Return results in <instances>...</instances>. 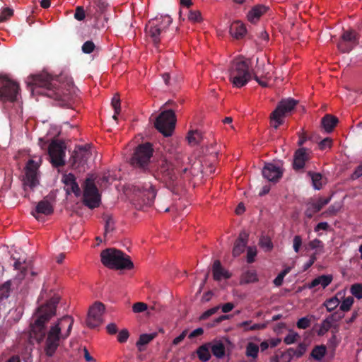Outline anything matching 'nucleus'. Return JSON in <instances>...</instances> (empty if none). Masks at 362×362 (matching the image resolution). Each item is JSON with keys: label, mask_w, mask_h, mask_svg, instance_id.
Masks as SVG:
<instances>
[{"label": "nucleus", "mask_w": 362, "mask_h": 362, "mask_svg": "<svg viewBox=\"0 0 362 362\" xmlns=\"http://www.w3.org/2000/svg\"><path fill=\"white\" fill-rule=\"evenodd\" d=\"M156 333L141 334L139 340L136 342V346L139 347L140 346H144L148 344L156 337Z\"/></svg>", "instance_id": "39"}, {"label": "nucleus", "mask_w": 362, "mask_h": 362, "mask_svg": "<svg viewBox=\"0 0 362 362\" xmlns=\"http://www.w3.org/2000/svg\"><path fill=\"white\" fill-rule=\"evenodd\" d=\"M255 71L250 59L236 57L231 62L228 69L229 80L234 87L240 88L251 81Z\"/></svg>", "instance_id": "3"}, {"label": "nucleus", "mask_w": 362, "mask_h": 362, "mask_svg": "<svg viewBox=\"0 0 362 362\" xmlns=\"http://www.w3.org/2000/svg\"><path fill=\"white\" fill-rule=\"evenodd\" d=\"M111 104L115 110V113L120 112V99L118 95H115L112 99Z\"/></svg>", "instance_id": "57"}, {"label": "nucleus", "mask_w": 362, "mask_h": 362, "mask_svg": "<svg viewBox=\"0 0 362 362\" xmlns=\"http://www.w3.org/2000/svg\"><path fill=\"white\" fill-rule=\"evenodd\" d=\"M147 305L142 302H138L133 305L132 310L134 313H142L147 310Z\"/></svg>", "instance_id": "54"}, {"label": "nucleus", "mask_w": 362, "mask_h": 362, "mask_svg": "<svg viewBox=\"0 0 362 362\" xmlns=\"http://www.w3.org/2000/svg\"><path fill=\"white\" fill-rule=\"evenodd\" d=\"M129 336V334L128 330L125 329H122L119 332L117 335V340L120 343H124L127 341Z\"/></svg>", "instance_id": "60"}, {"label": "nucleus", "mask_w": 362, "mask_h": 362, "mask_svg": "<svg viewBox=\"0 0 362 362\" xmlns=\"http://www.w3.org/2000/svg\"><path fill=\"white\" fill-rule=\"evenodd\" d=\"M108 6L105 0H90L86 8L87 14L98 20L105 12Z\"/></svg>", "instance_id": "17"}, {"label": "nucleus", "mask_w": 362, "mask_h": 362, "mask_svg": "<svg viewBox=\"0 0 362 362\" xmlns=\"http://www.w3.org/2000/svg\"><path fill=\"white\" fill-rule=\"evenodd\" d=\"M306 351V345L300 343L294 348H289L286 351H277L271 357L270 362H290L293 357H301Z\"/></svg>", "instance_id": "13"}, {"label": "nucleus", "mask_w": 362, "mask_h": 362, "mask_svg": "<svg viewBox=\"0 0 362 362\" xmlns=\"http://www.w3.org/2000/svg\"><path fill=\"white\" fill-rule=\"evenodd\" d=\"M176 118L173 110H165L156 118L155 127L165 136L172 134L175 127Z\"/></svg>", "instance_id": "10"}, {"label": "nucleus", "mask_w": 362, "mask_h": 362, "mask_svg": "<svg viewBox=\"0 0 362 362\" xmlns=\"http://www.w3.org/2000/svg\"><path fill=\"white\" fill-rule=\"evenodd\" d=\"M332 327V324L329 321V320L325 318L320 325V327L317 332V334L319 336H323Z\"/></svg>", "instance_id": "42"}, {"label": "nucleus", "mask_w": 362, "mask_h": 362, "mask_svg": "<svg viewBox=\"0 0 362 362\" xmlns=\"http://www.w3.org/2000/svg\"><path fill=\"white\" fill-rule=\"evenodd\" d=\"M115 221L112 216H107L105 220V233H107L113 231L115 227Z\"/></svg>", "instance_id": "47"}, {"label": "nucleus", "mask_w": 362, "mask_h": 362, "mask_svg": "<svg viewBox=\"0 0 362 362\" xmlns=\"http://www.w3.org/2000/svg\"><path fill=\"white\" fill-rule=\"evenodd\" d=\"M210 349L214 356L218 358H221L225 356V345L221 341H215L214 343H211Z\"/></svg>", "instance_id": "31"}, {"label": "nucleus", "mask_w": 362, "mask_h": 362, "mask_svg": "<svg viewBox=\"0 0 362 362\" xmlns=\"http://www.w3.org/2000/svg\"><path fill=\"white\" fill-rule=\"evenodd\" d=\"M262 176L269 182H276L283 175V170L273 163H266L262 170Z\"/></svg>", "instance_id": "19"}, {"label": "nucleus", "mask_w": 362, "mask_h": 362, "mask_svg": "<svg viewBox=\"0 0 362 362\" xmlns=\"http://www.w3.org/2000/svg\"><path fill=\"white\" fill-rule=\"evenodd\" d=\"M259 245L262 247L265 248L267 250H271L273 248L272 242L268 237H262L259 239Z\"/></svg>", "instance_id": "45"}, {"label": "nucleus", "mask_w": 362, "mask_h": 362, "mask_svg": "<svg viewBox=\"0 0 362 362\" xmlns=\"http://www.w3.org/2000/svg\"><path fill=\"white\" fill-rule=\"evenodd\" d=\"M20 87L17 82L7 77H0V100L3 102H14L17 100Z\"/></svg>", "instance_id": "11"}, {"label": "nucleus", "mask_w": 362, "mask_h": 362, "mask_svg": "<svg viewBox=\"0 0 362 362\" xmlns=\"http://www.w3.org/2000/svg\"><path fill=\"white\" fill-rule=\"evenodd\" d=\"M172 20L169 16L163 19H155L150 21L146 25L145 31L155 46H158L160 42V35L165 32L166 28L171 23Z\"/></svg>", "instance_id": "8"}, {"label": "nucleus", "mask_w": 362, "mask_h": 362, "mask_svg": "<svg viewBox=\"0 0 362 362\" xmlns=\"http://www.w3.org/2000/svg\"><path fill=\"white\" fill-rule=\"evenodd\" d=\"M338 122V118L329 114L325 115L321 119V125L327 133L332 132Z\"/></svg>", "instance_id": "27"}, {"label": "nucleus", "mask_w": 362, "mask_h": 362, "mask_svg": "<svg viewBox=\"0 0 362 362\" xmlns=\"http://www.w3.org/2000/svg\"><path fill=\"white\" fill-rule=\"evenodd\" d=\"M219 308H220L219 306H216V307H214L212 308L207 310L206 311H205L204 313H203L202 314L199 319L201 320H206L208 317H209L212 315L215 314L219 310Z\"/></svg>", "instance_id": "51"}, {"label": "nucleus", "mask_w": 362, "mask_h": 362, "mask_svg": "<svg viewBox=\"0 0 362 362\" xmlns=\"http://www.w3.org/2000/svg\"><path fill=\"white\" fill-rule=\"evenodd\" d=\"M187 139L188 143L191 146H195L199 144L202 141V140L203 139V136L200 132L197 130H192L189 132Z\"/></svg>", "instance_id": "34"}, {"label": "nucleus", "mask_w": 362, "mask_h": 362, "mask_svg": "<svg viewBox=\"0 0 362 362\" xmlns=\"http://www.w3.org/2000/svg\"><path fill=\"white\" fill-rule=\"evenodd\" d=\"M335 330H332V336L330 337V339L328 341V345L334 349L337 346V345L339 343V340L337 339L335 333L337 332V329L336 327H334Z\"/></svg>", "instance_id": "53"}, {"label": "nucleus", "mask_w": 362, "mask_h": 362, "mask_svg": "<svg viewBox=\"0 0 362 362\" xmlns=\"http://www.w3.org/2000/svg\"><path fill=\"white\" fill-rule=\"evenodd\" d=\"M338 48L341 52L346 53L349 52L352 49L353 47L346 44V42L341 40V41L338 43Z\"/></svg>", "instance_id": "61"}, {"label": "nucleus", "mask_w": 362, "mask_h": 362, "mask_svg": "<svg viewBox=\"0 0 362 362\" xmlns=\"http://www.w3.org/2000/svg\"><path fill=\"white\" fill-rule=\"evenodd\" d=\"M95 47V44L92 41L88 40L82 45V51L86 54H90L93 52Z\"/></svg>", "instance_id": "48"}, {"label": "nucleus", "mask_w": 362, "mask_h": 362, "mask_svg": "<svg viewBox=\"0 0 362 362\" xmlns=\"http://www.w3.org/2000/svg\"><path fill=\"white\" fill-rule=\"evenodd\" d=\"M340 303L339 298L337 296L330 298L326 300L322 305L327 308L328 312L333 311L335 308H337Z\"/></svg>", "instance_id": "38"}, {"label": "nucleus", "mask_w": 362, "mask_h": 362, "mask_svg": "<svg viewBox=\"0 0 362 362\" xmlns=\"http://www.w3.org/2000/svg\"><path fill=\"white\" fill-rule=\"evenodd\" d=\"M82 187L83 204L90 209L98 207L101 203V197L94 180L91 177L86 178Z\"/></svg>", "instance_id": "7"}, {"label": "nucleus", "mask_w": 362, "mask_h": 362, "mask_svg": "<svg viewBox=\"0 0 362 362\" xmlns=\"http://www.w3.org/2000/svg\"><path fill=\"white\" fill-rule=\"evenodd\" d=\"M38 184L37 163L33 160H29L25 167V177L23 182L25 189L26 187L33 189Z\"/></svg>", "instance_id": "16"}, {"label": "nucleus", "mask_w": 362, "mask_h": 362, "mask_svg": "<svg viewBox=\"0 0 362 362\" xmlns=\"http://www.w3.org/2000/svg\"><path fill=\"white\" fill-rule=\"evenodd\" d=\"M258 281L257 274L255 270H248L244 272L240 277V284H251Z\"/></svg>", "instance_id": "32"}, {"label": "nucleus", "mask_w": 362, "mask_h": 362, "mask_svg": "<svg viewBox=\"0 0 362 362\" xmlns=\"http://www.w3.org/2000/svg\"><path fill=\"white\" fill-rule=\"evenodd\" d=\"M90 154L87 146L76 147L71 157V165L75 167L76 165H83L90 157Z\"/></svg>", "instance_id": "20"}, {"label": "nucleus", "mask_w": 362, "mask_h": 362, "mask_svg": "<svg viewBox=\"0 0 362 362\" xmlns=\"http://www.w3.org/2000/svg\"><path fill=\"white\" fill-rule=\"evenodd\" d=\"M344 317V315L342 311L340 310L334 312V313L329 315L326 318L329 320V321L332 324L333 322H338L341 320Z\"/></svg>", "instance_id": "46"}, {"label": "nucleus", "mask_w": 362, "mask_h": 362, "mask_svg": "<svg viewBox=\"0 0 362 362\" xmlns=\"http://www.w3.org/2000/svg\"><path fill=\"white\" fill-rule=\"evenodd\" d=\"M210 347L211 343L209 342L201 345L197 349V357L201 361L206 362L211 358Z\"/></svg>", "instance_id": "30"}, {"label": "nucleus", "mask_w": 362, "mask_h": 362, "mask_svg": "<svg viewBox=\"0 0 362 362\" xmlns=\"http://www.w3.org/2000/svg\"><path fill=\"white\" fill-rule=\"evenodd\" d=\"M257 255V250L255 247H249L247 251V262L250 264L255 262V257Z\"/></svg>", "instance_id": "49"}, {"label": "nucleus", "mask_w": 362, "mask_h": 362, "mask_svg": "<svg viewBox=\"0 0 362 362\" xmlns=\"http://www.w3.org/2000/svg\"><path fill=\"white\" fill-rule=\"evenodd\" d=\"M101 262L110 269H131L134 264L129 257L121 250L107 248L100 253Z\"/></svg>", "instance_id": "4"}, {"label": "nucleus", "mask_w": 362, "mask_h": 362, "mask_svg": "<svg viewBox=\"0 0 362 362\" xmlns=\"http://www.w3.org/2000/svg\"><path fill=\"white\" fill-rule=\"evenodd\" d=\"M212 271L215 281H221L223 279H228L231 276V274L221 266L219 260L214 262Z\"/></svg>", "instance_id": "25"}, {"label": "nucleus", "mask_w": 362, "mask_h": 362, "mask_svg": "<svg viewBox=\"0 0 362 362\" xmlns=\"http://www.w3.org/2000/svg\"><path fill=\"white\" fill-rule=\"evenodd\" d=\"M326 354V346L324 345L315 346L311 351L310 356L317 361H320Z\"/></svg>", "instance_id": "36"}, {"label": "nucleus", "mask_w": 362, "mask_h": 362, "mask_svg": "<svg viewBox=\"0 0 362 362\" xmlns=\"http://www.w3.org/2000/svg\"><path fill=\"white\" fill-rule=\"evenodd\" d=\"M267 323H255L251 325L250 327L245 328V331H255V330H259V329H264L267 327Z\"/></svg>", "instance_id": "62"}, {"label": "nucleus", "mask_w": 362, "mask_h": 362, "mask_svg": "<svg viewBox=\"0 0 362 362\" xmlns=\"http://www.w3.org/2000/svg\"><path fill=\"white\" fill-rule=\"evenodd\" d=\"M330 200L331 197L327 198L319 197L316 199L313 198L308 199L305 203L306 207L304 212L305 216L308 219L312 218L316 213L328 204Z\"/></svg>", "instance_id": "15"}, {"label": "nucleus", "mask_w": 362, "mask_h": 362, "mask_svg": "<svg viewBox=\"0 0 362 362\" xmlns=\"http://www.w3.org/2000/svg\"><path fill=\"white\" fill-rule=\"evenodd\" d=\"M351 294L358 299L362 298V284H355L350 288Z\"/></svg>", "instance_id": "43"}, {"label": "nucleus", "mask_w": 362, "mask_h": 362, "mask_svg": "<svg viewBox=\"0 0 362 362\" xmlns=\"http://www.w3.org/2000/svg\"><path fill=\"white\" fill-rule=\"evenodd\" d=\"M188 19L194 23H199L202 21L201 13L198 10H190L188 12Z\"/></svg>", "instance_id": "44"}, {"label": "nucleus", "mask_w": 362, "mask_h": 362, "mask_svg": "<svg viewBox=\"0 0 362 362\" xmlns=\"http://www.w3.org/2000/svg\"><path fill=\"white\" fill-rule=\"evenodd\" d=\"M74 324V318L69 315H65L58 320L54 325H59L60 332H62L63 339H66L71 334Z\"/></svg>", "instance_id": "22"}, {"label": "nucleus", "mask_w": 362, "mask_h": 362, "mask_svg": "<svg viewBox=\"0 0 362 362\" xmlns=\"http://www.w3.org/2000/svg\"><path fill=\"white\" fill-rule=\"evenodd\" d=\"M296 325H297L298 328H299V329H306L310 327V320L307 317L300 318L298 320Z\"/></svg>", "instance_id": "50"}, {"label": "nucleus", "mask_w": 362, "mask_h": 362, "mask_svg": "<svg viewBox=\"0 0 362 362\" xmlns=\"http://www.w3.org/2000/svg\"><path fill=\"white\" fill-rule=\"evenodd\" d=\"M267 7L263 5H257L254 6L252 10L248 13L247 18L252 22L255 23L259 20L260 16L266 13Z\"/></svg>", "instance_id": "29"}, {"label": "nucleus", "mask_w": 362, "mask_h": 362, "mask_svg": "<svg viewBox=\"0 0 362 362\" xmlns=\"http://www.w3.org/2000/svg\"><path fill=\"white\" fill-rule=\"evenodd\" d=\"M297 105V100L293 98L282 100L272 112L270 119L272 125L277 129L284 122L283 118L291 112Z\"/></svg>", "instance_id": "9"}, {"label": "nucleus", "mask_w": 362, "mask_h": 362, "mask_svg": "<svg viewBox=\"0 0 362 362\" xmlns=\"http://www.w3.org/2000/svg\"><path fill=\"white\" fill-rule=\"evenodd\" d=\"M302 245V238L300 235H296L293 240V247L296 252H298Z\"/></svg>", "instance_id": "58"}, {"label": "nucleus", "mask_w": 362, "mask_h": 362, "mask_svg": "<svg viewBox=\"0 0 362 362\" xmlns=\"http://www.w3.org/2000/svg\"><path fill=\"white\" fill-rule=\"evenodd\" d=\"M59 298H51L45 305L39 307L35 313L34 322L31 324L30 335L40 343L45 338L44 351L46 356L52 357L55 354L63 339L59 325H52L45 332V325L56 314V307Z\"/></svg>", "instance_id": "1"}, {"label": "nucleus", "mask_w": 362, "mask_h": 362, "mask_svg": "<svg viewBox=\"0 0 362 362\" xmlns=\"http://www.w3.org/2000/svg\"><path fill=\"white\" fill-rule=\"evenodd\" d=\"M247 30L245 25L240 21H235L231 23L229 33L235 39H240L245 36Z\"/></svg>", "instance_id": "26"}, {"label": "nucleus", "mask_w": 362, "mask_h": 362, "mask_svg": "<svg viewBox=\"0 0 362 362\" xmlns=\"http://www.w3.org/2000/svg\"><path fill=\"white\" fill-rule=\"evenodd\" d=\"M247 239L248 234L245 231H242L234 244L233 249V255L234 257H238L244 252L247 243Z\"/></svg>", "instance_id": "23"}, {"label": "nucleus", "mask_w": 362, "mask_h": 362, "mask_svg": "<svg viewBox=\"0 0 362 362\" xmlns=\"http://www.w3.org/2000/svg\"><path fill=\"white\" fill-rule=\"evenodd\" d=\"M332 140L330 138L327 137L319 143V148L320 150H324L327 148H330L332 146Z\"/></svg>", "instance_id": "63"}, {"label": "nucleus", "mask_w": 362, "mask_h": 362, "mask_svg": "<svg viewBox=\"0 0 362 362\" xmlns=\"http://www.w3.org/2000/svg\"><path fill=\"white\" fill-rule=\"evenodd\" d=\"M354 301V300L352 296L345 298L340 305L339 310L342 312H347L350 310Z\"/></svg>", "instance_id": "40"}, {"label": "nucleus", "mask_w": 362, "mask_h": 362, "mask_svg": "<svg viewBox=\"0 0 362 362\" xmlns=\"http://www.w3.org/2000/svg\"><path fill=\"white\" fill-rule=\"evenodd\" d=\"M159 170L166 180L170 182H174L177 180V176L175 169L173 168L171 163L168 162L167 160L162 161V164L160 165Z\"/></svg>", "instance_id": "24"}, {"label": "nucleus", "mask_w": 362, "mask_h": 362, "mask_svg": "<svg viewBox=\"0 0 362 362\" xmlns=\"http://www.w3.org/2000/svg\"><path fill=\"white\" fill-rule=\"evenodd\" d=\"M341 37L344 42L356 44L358 42L359 35L356 30L350 29L345 30Z\"/></svg>", "instance_id": "33"}, {"label": "nucleus", "mask_w": 362, "mask_h": 362, "mask_svg": "<svg viewBox=\"0 0 362 362\" xmlns=\"http://www.w3.org/2000/svg\"><path fill=\"white\" fill-rule=\"evenodd\" d=\"M105 310V305L100 302L95 303L90 308L86 319V325L90 328H96L102 322V315Z\"/></svg>", "instance_id": "14"}, {"label": "nucleus", "mask_w": 362, "mask_h": 362, "mask_svg": "<svg viewBox=\"0 0 362 362\" xmlns=\"http://www.w3.org/2000/svg\"><path fill=\"white\" fill-rule=\"evenodd\" d=\"M54 212V207L47 199H42L40 201L35 210L32 211L31 214L39 221H44V216H49Z\"/></svg>", "instance_id": "18"}, {"label": "nucleus", "mask_w": 362, "mask_h": 362, "mask_svg": "<svg viewBox=\"0 0 362 362\" xmlns=\"http://www.w3.org/2000/svg\"><path fill=\"white\" fill-rule=\"evenodd\" d=\"M259 350V347L258 345L253 342H249L246 346V356L252 357V358H256L258 356Z\"/></svg>", "instance_id": "37"}, {"label": "nucleus", "mask_w": 362, "mask_h": 362, "mask_svg": "<svg viewBox=\"0 0 362 362\" xmlns=\"http://www.w3.org/2000/svg\"><path fill=\"white\" fill-rule=\"evenodd\" d=\"M62 81V76L53 78L46 72L33 77L35 88L37 87L45 88L43 94L58 100L62 106L69 107L70 101L75 95V87L71 78H66V81Z\"/></svg>", "instance_id": "2"}, {"label": "nucleus", "mask_w": 362, "mask_h": 362, "mask_svg": "<svg viewBox=\"0 0 362 362\" xmlns=\"http://www.w3.org/2000/svg\"><path fill=\"white\" fill-rule=\"evenodd\" d=\"M333 279L332 275H321L314 279L311 283L308 285V288H313L318 285H320L323 288H325L330 284Z\"/></svg>", "instance_id": "28"}, {"label": "nucleus", "mask_w": 362, "mask_h": 362, "mask_svg": "<svg viewBox=\"0 0 362 362\" xmlns=\"http://www.w3.org/2000/svg\"><path fill=\"white\" fill-rule=\"evenodd\" d=\"M86 17L85 11L82 6H77L74 13V18L78 21H83Z\"/></svg>", "instance_id": "59"}, {"label": "nucleus", "mask_w": 362, "mask_h": 362, "mask_svg": "<svg viewBox=\"0 0 362 362\" xmlns=\"http://www.w3.org/2000/svg\"><path fill=\"white\" fill-rule=\"evenodd\" d=\"M153 146L149 142L139 144L134 151L129 160L132 167L140 172L149 171L151 159L153 156Z\"/></svg>", "instance_id": "5"}, {"label": "nucleus", "mask_w": 362, "mask_h": 362, "mask_svg": "<svg viewBox=\"0 0 362 362\" xmlns=\"http://www.w3.org/2000/svg\"><path fill=\"white\" fill-rule=\"evenodd\" d=\"M62 180L66 186L71 185L73 183L76 182V177L72 173H69L67 175H64L63 176Z\"/></svg>", "instance_id": "56"}, {"label": "nucleus", "mask_w": 362, "mask_h": 362, "mask_svg": "<svg viewBox=\"0 0 362 362\" xmlns=\"http://www.w3.org/2000/svg\"><path fill=\"white\" fill-rule=\"evenodd\" d=\"M298 337H299V335H298V333H296V332H290L288 334H287L285 337L284 341L286 344H291L294 343L296 341Z\"/></svg>", "instance_id": "55"}, {"label": "nucleus", "mask_w": 362, "mask_h": 362, "mask_svg": "<svg viewBox=\"0 0 362 362\" xmlns=\"http://www.w3.org/2000/svg\"><path fill=\"white\" fill-rule=\"evenodd\" d=\"M308 174L311 176L313 187L316 189H320L322 187V175L320 173H314L309 172Z\"/></svg>", "instance_id": "41"}, {"label": "nucleus", "mask_w": 362, "mask_h": 362, "mask_svg": "<svg viewBox=\"0 0 362 362\" xmlns=\"http://www.w3.org/2000/svg\"><path fill=\"white\" fill-rule=\"evenodd\" d=\"M133 192L132 203L139 210L151 206L156 196V189L151 183L134 185Z\"/></svg>", "instance_id": "6"}, {"label": "nucleus", "mask_w": 362, "mask_h": 362, "mask_svg": "<svg viewBox=\"0 0 362 362\" xmlns=\"http://www.w3.org/2000/svg\"><path fill=\"white\" fill-rule=\"evenodd\" d=\"M310 151L305 148L297 149L293 156V167L296 170H299L305 167V163L310 159Z\"/></svg>", "instance_id": "21"}, {"label": "nucleus", "mask_w": 362, "mask_h": 362, "mask_svg": "<svg viewBox=\"0 0 362 362\" xmlns=\"http://www.w3.org/2000/svg\"><path fill=\"white\" fill-rule=\"evenodd\" d=\"M339 207L335 206L334 205H331L329 206L327 210L325 211V212H323L322 214L325 216H333V215H336L337 214V212L339 211Z\"/></svg>", "instance_id": "64"}, {"label": "nucleus", "mask_w": 362, "mask_h": 362, "mask_svg": "<svg viewBox=\"0 0 362 362\" xmlns=\"http://www.w3.org/2000/svg\"><path fill=\"white\" fill-rule=\"evenodd\" d=\"M13 11L9 8H4L0 14V22L6 21L8 18L12 16Z\"/></svg>", "instance_id": "52"}, {"label": "nucleus", "mask_w": 362, "mask_h": 362, "mask_svg": "<svg viewBox=\"0 0 362 362\" xmlns=\"http://www.w3.org/2000/svg\"><path fill=\"white\" fill-rule=\"evenodd\" d=\"M267 74H269V73L265 74L263 72L262 73L259 70V68L257 67L253 73L252 78L258 83L259 86L265 88L268 86V83L262 78H267Z\"/></svg>", "instance_id": "35"}, {"label": "nucleus", "mask_w": 362, "mask_h": 362, "mask_svg": "<svg viewBox=\"0 0 362 362\" xmlns=\"http://www.w3.org/2000/svg\"><path fill=\"white\" fill-rule=\"evenodd\" d=\"M66 145L64 142L53 140L48 147V154L50 162L54 168L62 167L65 165Z\"/></svg>", "instance_id": "12"}]
</instances>
